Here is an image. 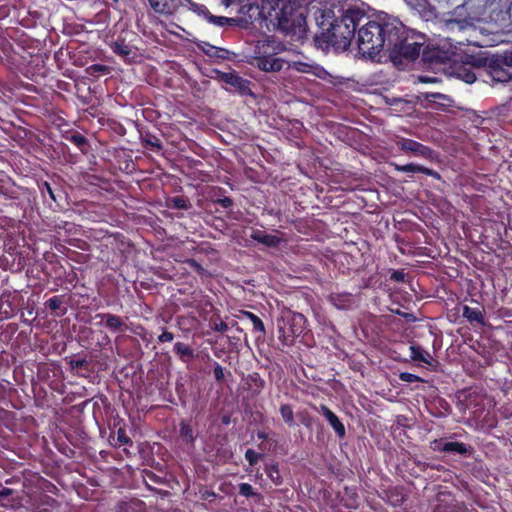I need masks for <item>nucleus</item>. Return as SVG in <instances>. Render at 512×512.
I'll use <instances>...</instances> for the list:
<instances>
[{"instance_id":"nucleus-1","label":"nucleus","mask_w":512,"mask_h":512,"mask_svg":"<svg viewBox=\"0 0 512 512\" xmlns=\"http://www.w3.org/2000/svg\"><path fill=\"white\" fill-rule=\"evenodd\" d=\"M358 29L359 53L372 60L388 56L392 62L415 61L424 45V36L406 28L396 17L379 12Z\"/></svg>"},{"instance_id":"nucleus-2","label":"nucleus","mask_w":512,"mask_h":512,"mask_svg":"<svg viewBox=\"0 0 512 512\" xmlns=\"http://www.w3.org/2000/svg\"><path fill=\"white\" fill-rule=\"evenodd\" d=\"M318 31L313 40L317 49L336 52L347 50L355 37L356 28L364 22L366 13L357 6H330L314 11Z\"/></svg>"},{"instance_id":"nucleus-3","label":"nucleus","mask_w":512,"mask_h":512,"mask_svg":"<svg viewBox=\"0 0 512 512\" xmlns=\"http://www.w3.org/2000/svg\"><path fill=\"white\" fill-rule=\"evenodd\" d=\"M278 29L285 34L306 32V16L315 8L313 0H274Z\"/></svg>"},{"instance_id":"nucleus-4","label":"nucleus","mask_w":512,"mask_h":512,"mask_svg":"<svg viewBox=\"0 0 512 512\" xmlns=\"http://www.w3.org/2000/svg\"><path fill=\"white\" fill-rule=\"evenodd\" d=\"M307 319L302 313L288 311L277 322L278 339L283 345H293L295 338L306 329Z\"/></svg>"},{"instance_id":"nucleus-5","label":"nucleus","mask_w":512,"mask_h":512,"mask_svg":"<svg viewBox=\"0 0 512 512\" xmlns=\"http://www.w3.org/2000/svg\"><path fill=\"white\" fill-rule=\"evenodd\" d=\"M457 434L453 433L448 437L434 439L430 442V448L437 453H443L464 458L471 457L475 450L470 444L456 440Z\"/></svg>"},{"instance_id":"nucleus-6","label":"nucleus","mask_w":512,"mask_h":512,"mask_svg":"<svg viewBox=\"0 0 512 512\" xmlns=\"http://www.w3.org/2000/svg\"><path fill=\"white\" fill-rule=\"evenodd\" d=\"M273 47L267 43L259 47L258 55L254 57L255 65L264 72H279L285 65V60L277 57L274 52H271Z\"/></svg>"},{"instance_id":"nucleus-7","label":"nucleus","mask_w":512,"mask_h":512,"mask_svg":"<svg viewBox=\"0 0 512 512\" xmlns=\"http://www.w3.org/2000/svg\"><path fill=\"white\" fill-rule=\"evenodd\" d=\"M435 502L432 512H478L464 502L458 501L455 495L449 491L438 492Z\"/></svg>"},{"instance_id":"nucleus-8","label":"nucleus","mask_w":512,"mask_h":512,"mask_svg":"<svg viewBox=\"0 0 512 512\" xmlns=\"http://www.w3.org/2000/svg\"><path fill=\"white\" fill-rule=\"evenodd\" d=\"M217 79L220 82L226 84V90L230 92H237L242 96L253 95L251 90V81L239 76L235 71L233 72H221L215 71Z\"/></svg>"},{"instance_id":"nucleus-9","label":"nucleus","mask_w":512,"mask_h":512,"mask_svg":"<svg viewBox=\"0 0 512 512\" xmlns=\"http://www.w3.org/2000/svg\"><path fill=\"white\" fill-rule=\"evenodd\" d=\"M154 12L170 16L185 10V6L191 4V0H148Z\"/></svg>"},{"instance_id":"nucleus-10","label":"nucleus","mask_w":512,"mask_h":512,"mask_svg":"<svg viewBox=\"0 0 512 512\" xmlns=\"http://www.w3.org/2000/svg\"><path fill=\"white\" fill-rule=\"evenodd\" d=\"M396 145L401 152L406 154L411 153L414 156H421L427 159L432 158L433 155V150L430 147L413 139L401 137L396 140Z\"/></svg>"},{"instance_id":"nucleus-11","label":"nucleus","mask_w":512,"mask_h":512,"mask_svg":"<svg viewBox=\"0 0 512 512\" xmlns=\"http://www.w3.org/2000/svg\"><path fill=\"white\" fill-rule=\"evenodd\" d=\"M38 189L44 199L48 196L55 203L56 207L62 208L63 201L66 199V193L59 184L41 181L38 182Z\"/></svg>"},{"instance_id":"nucleus-12","label":"nucleus","mask_w":512,"mask_h":512,"mask_svg":"<svg viewBox=\"0 0 512 512\" xmlns=\"http://www.w3.org/2000/svg\"><path fill=\"white\" fill-rule=\"evenodd\" d=\"M327 301L338 310H350L356 305V296L347 291H333Z\"/></svg>"},{"instance_id":"nucleus-13","label":"nucleus","mask_w":512,"mask_h":512,"mask_svg":"<svg viewBox=\"0 0 512 512\" xmlns=\"http://www.w3.org/2000/svg\"><path fill=\"white\" fill-rule=\"evenodd\" d=\"M110 48L114 54L121 57L125 62H131L136 57L134 47L126 41L121 35L110 43Z\"/></svg>"},{"instance_id":"nucleus-14","label":"nucleus","mask_w":512,"mask_h":512,"mask_svg":"<svg viewBox=\"0 0 512 512\" xmlns=\"http://www.w3.org/2000/svg\"><path fill=\"white\" fill-rule=\"evenodd\" d=\"M450 51L441 50L438 47L427 46L422 51V59L429 64H444L451 59Z\"/></svg>"},{"instance_id":"nucleus-15","label":"nucleus","mask_w":512,"mask_h":512,"mask_svg":"<svg viewBox=\"0 0 512 512\" xmlns=\"http://www.w3.org/2000/svg\"><path fill=\"white\" fill-rule=\"evenodd\" d=\"M321 414L326 418L332 429L335 431L339 439H343L346 436V428L339 417L326 405L320 406Z\"/></svg>"},{"instance_id":"nucleus-16","label":"nucleus","mask_w":512,"mask_h":512,"mask_svg":"<svg viewBox=\"0 0 512 512\" xmlns=\"http://www.w3.org/2000/svg\"><path fill=\"white\" fill-rule=\"evenodd\" d=\"M390 165L394 168V170H396L398 172L423 173V174H425L427 176H431L437 180L441 179V175L436 170H433V169H430V168H427V167H424L422 165H418L415 163H408L405 165H400L397 163H390Z\"/></svg>"},{"instance_id":"nucleus-17","label":"nucleus","mask_w":512,"mask_h":512,"mask_svg":"<svg viewBox=\"0 0 512 512\" xmlns=\"http://www.w3.org/2000/svg\"><path fill=\"white\" fill-rule=\"evenodd\" d=\"M96 317L101 318V320L104 321L105 327L111 333L123 332L127 328L124 320L118 315L112 313H99Z\"/></svg>"},{"instance_id":"nucleus-18","label":"nucleus","mask_w":512,"mask_h":512,"mask_svg":"<svg viewBox=\"0 0 512 512\" xmlns=\"http://www.w3.org/2000/svg\"><path fill=\"white\" fill-rule=\"evenodd\" d=\"M381 499L387 502L393 507H400L406 500V496L403 493L402 487L394 486L390 487L380 494Z\"/></svg>"},{"instance_id":"nucleus-19","label":"nucleus","mask_w":512,"mask_h":512,"mask_svg":"<svg viewBox=\"0 0 512 512\" xmlns=\"http://www.w3.org/2000/svg\"><path fill=\"white\" fill-rule=\"evenodd\" d=\"M250 238L260 244L269 248H276L281 243L282 239L276 235L267 234L261 229H251Z\"/></svg>"},{"instance_id":"nucleus-20","label":"nucleus","mask_w":512,"mask_h":512,"mask_svg":"<svg viewBox=\"0 0 512 512\" xmlns=\"http://www.w3.org/2000/svg\"><path fill=\"white\" fill-rule=\"evenodd\" d=\"M487 70L493 81L508 82L512 80L510 73L503 67L499 59H492Z\"/></svg>"},{"instance_id":"nucleus-21","label":"nucleus","mask_w":512,"mask_h":512,"mask_svg":"<svg viewBox=\"0 0 512 512\" xmlns=\"http://www.w3.org/2000/svg\"><path fill=\"white\" fill-rule=\"evenodd\" d=\"M140 141L142 146L151 152L159 154L163 149L161 139L150 131H140Z\"/></svg>"},{"instance_id":"nucleus-22","label":"nucleus","mask_w":512,"mask_h":512,"mask_svg":"<svg viewBox=\"0 0 512 512\" xmlns=\"http://www.w3.org/2000/svg\"><path fill=\"white\" fill-rule=\"evenodd\" d=\"M462 315L470 324L485 325V310L483 307L472 308L468 305H463Z\"/></svg>"},{"instance_id":"nucleus-23","label":"nucleus","mask_w":512,"mask_h":512,"mask_svg":"<svg viewBox=\"0 0 512 512\" xmlns=\"http://www.w3.org/2000/svg\"><path fill=\"white\" fill-rule=\"evenodd\" d=\"M453 74L460 80L465 83L472 84L476 81L477 76L474 70L468 66L466 63L461 61V63H457L453 67Z\"/></svg>"},{"instance_id":"nucleus-24","label":"nucleus","mask_w":512,"mask_h":512,"mask_svg":"<svg viewBox=\"0 0 512 512\" xmlns=\"http://www.w3.org/2000/svg\"><path fill=\"white\" fill-rule=\"evenodd\" d=\"M245 384L251 394L257 396L263 391L266 382L258 372H252L245 378Z\"/></svg>"},{"instance_id":"nucleus-25","label":"nucleus","mask_w":512,"mask_h":512,"mask_svg":"<svg viewBox=\"0 0 512 512\" xmlns=\"http://www.w3.org/2000/svg\"><path fill=\"white\" fill-rule=\"evenodd\" d=\"M410 349V358L413 361L424 363L428 366H433L434 359L431 354L422 349L419 345H411Z\"/></svg>"},{"instance_id":"nucleus-26","label":"nucleus","mask_w":512,"mask_h":512,"mask_svg":"<svg viewBox=\"0 0 512 512\" xmlns=\"http://www.w3.org/2000/svg\"><path fill=\"white\" fill-rule=\"evenodd\" d=\"M174 352L183 363H189L195 358L194 349L183 342H176L174 344Z\"/></svg>"},{"instance_id":"nucleus-27","label":"nucleus","mask_w":512,"mask_h":512,"mask_svg":"<svg viewBox=\"0 0 512 512\" xmlns=\"http://www.w3.org/2000/svg\"><path fill=\"white\" fill-rule=\"evenodd\" d=\"M491 60L492 59H489L487 57H483L480 55L466 54L463 56L462 61L474 70V69H480V68L488 69V65L490 64Z\"/></svg>"},{"instance_id":"nucleus-28","label":"nucleus","mask_w":512,"mask_h":512,"mask_svg":"<svg viewBox=\"0 0 512 512\" xmlns=\"http://www.w3.org/2000/svg\"><path fill=\"white\" fill-rule=\"evenodd\" d=\"M238 493L239 495L245 497L246 499H252L255 503H260L263 500V496L261 493L255 491L249 483H239L238 484Z\"/></svg>"},{"instance_id":"nucleus-29","label":"nucleus","mask_w":512,"mask_h":512,"mask_svg":"<svg viewBox=\"0 0 512 512\" xmlns=\"http://www.w3.org/2000/svg\"><path fill=\"white\" fill-rule=\"evenodd\" d=\"M145 503L139 499L121 502L118 506V512H144Z\"/></svg>"},{"instance_id":"nucleus-30","label":"nucleus","mask_w":512,"mask_h":512,"mask_svg":"<svg viewBox=\"0 0 512 512\" xmlns=\"http://www.w3.org/2000/svg\"><path fill=\"white\" fill-rule=\"evenodd\" d=\"M63 304V296H53L45 302V306L49 308L52 312H55L54 315L57 317L65 315L67 309L62 307Z\"/></svg>"},{"instance_id":"nucleus-31","label":"nucleus","mask_w":512,"mask_h":512,"mask_svg":"<svg viewBox=\"0 0 512 512\" xmlns=\"http://www.w3.org/2000/svg\"><path fill=\"white\" fill-rule=\"evenodd\" d=\"M66 139L73 143L81 152L86 153L88 149L87 138L79 132H74L70 136H66Z\"/></svg>"},{"instance_id":"nucleus-32","label":"nucleus","mask_w":512,"mask_h":512,"mask_svg":"<svg viewBox=\"0 0 512 512\" xmlns=\"http://www.w3.org/2000/svg\"><path fill=\"white\" fill-rule=\"evenodd\" d=\"M179 427V434L182 440L186 443L194 444L195 436L191 425L186 421H181Z\"/></svg>"},{"instance_id":"nucleus-33","label":"nucleus","mask_w":512,"mask_h":512,"mask_svg":"<svg viewBox=\"0 0 512 512\" xmlns=\"http://www.w3.org/2000/svg\"><path fill=\"white\" fill-rule=\"evenodd\" d=\"M207 21L210 24H213L218 27H226V26H234L237 23V19L225 17V16H215L213 14L209 15Z\"/></svg>"},{"instance_id":"nucleus-34","label":"nucleus","mask_w":512,"mask_h":512,"mask_svg":"<svg viewBox=\"0 0 512 512\" xmlns=\"http://www.w3.org/2000/svg\"><path fill=\"white\" fill-rule=\"evenodd\" d=\"M265 472L268 478L275 484L279 486L283 483L282 476L280 474V470L278 464H270L265 466Z\"/></svg>"},{"instance_id":"nucleus-35","label":"nucleus","mask_w":512,"mask_h":512,"mask_svg":"<svg viewBox=\"0 0 512 512\" xmlns=\"http://www.w3.org/2000/svg\"><path fill=\"white\" fill-rule=\"evenodd\" d=\"M242 315L251 321L254 332L265 334V326L260 317L250 311H243Z\"/></svg>"},{"instance_id":"nucleus-36","label":"nucleus","mask_w":512,"mask_h":512,"mask_svg":"<svg viewBox=\"0 0 512 512\" xmlns=\"http://www.w3.org/2000/svg\"><path fill=\"white\" fill-rule=\"evenodd\" d=\"M168 207L173 209L188 210L191 207V204L187 197L175 196L168 200Z\"/></svg>"},{"instance_id":"nucleus-37","label":"nucleus","mask_w":512,"mask_h":512,"mask_svg":"<svg viewBox=\"0 0 512 512\" xmlns=\"http://www.w3.org/2000/svg\"><path fill=\"white\" fill-rule=\"evenodd\" d=\"M279 412L281 414L283 421L289 427H292L295 425L294 412H293V408L290 404H281V406L279 408Z\"/></svg>"},{"instance_id":"nucleus-38","label":"nucleus","mask_w":512,"mask_h":512,"mask_svg":"<svg viewBox=\"0 0 512 512\" xmlns=\"http://www.w3.org/2000/svg\"><path fill=\"white\" fill-rule=\"evenodd\" d=\"M206 53L214 58L222 59V60H231L234 56V53L230 52L225 48H219L215 46H211V48L206 51Z\"/></svg>"},{"instance_id":"nucleus-39","label":"nucleus","mask_w":512,"mask_h":512,"mask_svg":"<svg viewBox=\"0 0 512 512\" xmlns=\"http://www.w3.org/2000/svg\"><path fill=\"white\" fill-rule=\"evenodd\" d=\"M213 366V374L215 381L218 384H222L225 381L226 375L231 376V372L227 371L224 367H222L218 362L212 361Z\"/></svg>"},{"instance_id":"nucleus-40","label":"nucleus","mask_w":512,"mask_h":512,"mask_svg":"<svg viewBox=\"0 0 512 512\" xmlns=\"http://www.w3.org/2000/svg\"><path fill=\"white\" fill-rule=\"evenodd\" d=\"M185 10H191L199 16H202L204 19H208L211 14L208 8L203 4H197L191 1V4L185 6Z\"/></svg>"},{"instance_id":"nucleus-41","label":"nucleus","mask_w":512,"mask_h":512,"mask_svg":"<svg viewBox=\"0 0 512 512\" xmlns=\"http://www.w3.org/2000/svg\"><path fill=\"white\" fill-rule=\"evenodd\" d=\"M67 363L71 367L72 370H78V369H88V361L85 357L79 358V357H71L70 359L66 358Z\"/></svg>"},{"instance_id":"nucleus-42","label":"nucleus","mask_w":512,"mask_h":512,"mask_svg":"<svg viewBox=\"0 0 512 512\" xmlns=\"http://www.w3.org/2000/svg\"><path fill=\"white\" fill-rule=\"evenodd\" d=\"M132 440L127 435L125 428H118L116 433V443L115 446H123V445H131Z\"/></svg>"},{"instance_id":"nucleus-43","label":"nucleus","mask_w":512,"mask_h":512,"mask_svg":"<svg viewBox=\"0 0 512 512\" xmlns=\"http://www.w3.org/2000/svg\"><path fill=\"white\" fill-rule=\"evenodd\" d=\"M87 72L92 76L106 75L110 72V68L103 64H93L88 67Z\"/></svg>"},{"instance_id":"nucleus-44","label":"nucleus","mask_w":512,"mask_h":512,"mask_svg":"<svg viewBox=\"0 0 512 512\" xmlns=\"http://www.w3.org/2000/svg\"><path fill=\"white\" fill-rule=\"evenodd\" d=\"M262 454L254 451L253 449H247L245 452V459L248 461L250 466H254L258 463Z\"/></svg>"},{"instance_id":"nucleus-45","label":"nucleus","mask_w":512,"mask_h":512,"mask_svg":"<svg viewBox=\"0 0 512 512\" xmlns=\"http://www.w3.org/2000/svg\"><path fill=\"white\" fill-rule=\"evenodd\" d=\"M399 379L403 382L407 383H415V382H422L423 379L415 374L409 373V372H401L399 374Z\"/></svg>"},{"instance_id":"nucleus-46","label":"nucleus","mask_w":512,"mask_h":512,"mask_svg":"<svg viewBox=\"0 0 512 512\" xmlns=\"http://www.w3.org/2000/svg\"><path fill=\"white\" fill-rule=\"evenodd\" d=\"M186 264L195 272H197L200 275H203L206 270L203 268V266L195 259L191 258L186 261Z\"/></svg>"},{"instance_id":"nucleus-47","label":"nucleus","mask_w":512,"mask_h":512,"mask_svg":"<svg viewBox=\"0 0 512 512\" xmlns=\"http://www.w3.org/2000/svg\"><path fill=\"white\" fill-rule=\"evenodd\" d=\"M14 8V5L11 3H4L0 5V20H4L8 18L11 14V10Z\"/></svg>"},{"instance_id":"nucleus-48","label":"nucleus","mask_w":512,"mask_h":512,"mask_svg":"<svg viewBox=\"0 0 512 512\" xmlns=\"http://www.w3.org/2000/svg\"><path fill=\"white\" fill-rule=\"evenodd\" d=\"M174 339V334L166 329H163V332L158 336V342L166 343L172 342Z\"/></svg>"},{"instance_id":"nucleus-49","label":"nucleus","mask_w":512,"mask_h":512,"mask_svg":"<svg viewBox=\"0 0 512 512\" xmlns=\"http://www.w3.org/2000/svg\"><path fill=\"white\" fill-rule=\"evenodd\" d=\"M405 276L406 275L403 270H393L390 274L389 279L395 282H403Z\"/></svg>"},{"instance_id":"nucleus-50","label":"nucleus","mask_w":512,"mask_h":512,"mask_svg":"<svg viewBox=\"0 0 512 512\" xmlns=\"http://www.w3.org/2000/svg\"><path fill=\"white\" fill-rule=\"evenodd\" d=\"M293 68L298 72L308 73L310 72L311 65L304 62H294Z\"/></svg>"},{"instance_id":"nucleus-51","label":"nucleus","mask_w":512,"mask_h":512,"mask_svg":"<svg viewBox=\"0 0 512 512\" xmlns=\"http://www.w3.org/2000/svg\"><path fill=\"white\" fill-rule=\"evenodd\" d=\"M215 203L221 205L225 209H228V208L232 207L233 200L230 197H223V198L217 199L215 201Z\"/></svg>"},{"instance_id":"nucleus-52","label":"nucleus","mask_w":512,"mask_h":512,"mask_svg":"<svg viewBox=\"0 0 512 512\" xmlns=\"http://www.w3.org/2000/svg\"><path fill=\"white\" fill-rule=\"evenodd\" d=\"M499 60L502 65L512 67V51L505 52V54Z\"/></svg>"},{"instance_id":"nucleus-53","label":"nucleus","mask_w":512,"mask_h":512,"mask_svg":"<svg viewBox=\"0 0 512 512\" xmlns=\"http://www.w3.org/2000/svg\"><path fill=\"white\" fill-rule=\"evenodd\" d=\"M213 329L217 332L224 333L228 330V325L224 321L220 320L219 322L213 323Z\"/></svg>"},{"instance_id":"nucleus-54","label":"nucleus","mask_w":512,"mask_h":512,"mask_svg":"<svg viewBox=\"0 0 512 512\" xmlns=\"http://www.w3.org/2000/svg\"><path fill=\"white\" fill-rule=\"evenodd\" d=\"M200 493H201V499L203 500H211V499H214L216 498V493L212 490H209V489H204L203 491L200 490Z\"/></svg>"},{"instance_id":"nucleus-55","label":"nucleus","mask_w":512,"mask_h":512,"mask_svg":"<svg viewBox=\"0 0 512 512\" xmlns=\"http://www.w3.org/2000/svg\"><path fill=\"white\" fill-rule=\"evenodd\" d=\"M301 422L304 426L309 427L311 422V417L309 415L303 416Z\"/></svg>"},{"instance_id":"nucleus-56","label":"nucleus","mask_w":512,"mask_h":512,"mask_svg":"<svg viewBox=\"0 0 512 512\" xmlns=\"http://www.w3.org/2000/svg\"><path fill=\"white\" fill-rule=\"evenodd\" d=\"M257 438L264 441V440H267L268 435L264 431H258Z\"/></svg>"},{"instance_id":"nucleus-57","label":"nucleus","mask_w":512,"mask_h":512,"mask_svg":"<svg viewBox=\"0 0 512 512\" xmlns=\"http://www.w3.org/2000/svg\"><path fill=\"white\" fill-rule=\"evenodd\" d=\"M221 421L224 425H229L231 422V418L228 415H224L222 416Z\"/></svg>"},{"instance_id":"nucleus-58","label":"nucleus","mask_w":512,"mask_h":512,"mask_svg":"<svg viewBox=\"0 0 512 512\" xmlns=\"http://www.w3.org/2000/svg\"><path fill=\"white\" fill-rule=\"evenodd\" d=\"M0 192H1L2 194L6 195V196H7L9 199H11V200H16V199H18V197H17V195H16V193H15V192H11L9 195H7L6 193L2 192L1 190H0Z\"/></svg>"},{"instance_id":"nucleus-59","label":"nucleus","mask_w":512,"mask_h":512,"mask_svg":"<svg viewBox=\"0 0 512 512\" xmlns=\"http://www.w3.org/2000/svg\"><path fill=\"white\" fill-rule=\"evenodd\" d=\"M6 484H11L12 483V480L11 479H8L5 481Z\"/></svg>"},{"instance_id":"nucleus-60","label":"nucleus","mask_w":512,"mask_h":512,"mask_svg":"<svg viewBox=\"0 0 512 512\" xmlns=\"http://www.w3.org/2000/svg\"><path fill=\"white\" fill-rule=\"evenodd\" d=\"M114 1L116 2L117 0H114Z\"/></svg>"}]
</instances>
